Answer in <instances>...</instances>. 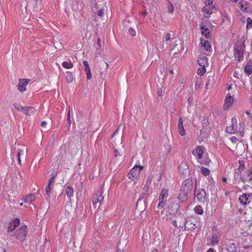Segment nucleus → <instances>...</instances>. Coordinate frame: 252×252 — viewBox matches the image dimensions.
<instances>
[{"instance_id": "c03bdc74", "label": "nucleus", "mask_w": 252, "mask_h": 252, "mask_svg": "<svg viewBox=\"0 0 252 252\" xmlns=\"http://www.w3.org/2000/svg\"><path fill=\"white\" fill-rule=\"evenodd\" d=\"M67 121L68 126H69L71 124L70 106H69V110L67 112Z\"/></svg>"}, {"instance_id": "9d476101", "label": "nucleus", "mask_w": 252, "mask_h": 252, "mask_svg": "<svg viewBox=\"0 0 252 252\" xmlns=\"http://www.w3.org/2000/svg\"><path fill=\"white\" fill-rule=\"evenodd\" d=\"M231 123H232L231 126H227L226 128V131L227 132H228L229 133L233 134V133H235L238 131L237 126L236 125V124L237 123L236 119L235 118H233L231 119Z\"/></svg>"}, {"instance_id": "bf43d9fd", "label": "nucleus", "mask_w": 252, "mask_h": 252, "mask_svg": "<svg viewBox=\"0 0 252 252\" xmlns=\"http://www.w3.org/2000/svg\"><path fill=\"white\" fill-rule=\"evenodd\" d=\"M241 170L240 168L236 169L234 171V175H241Z\"/></svg>"}, {"instance_id": "a19ab883", "label": "nucleus", "mask_w": 252, "mask_h": 252, "mask_svg": "<svg viewBox=\"0 0 252 252\" xmlns=\"http://www.w3.org/2000/svg\"><path fill=\"white\" fill-rule=\"evenodd\" d=\"M90 3L91 4V6L94 11L96 10L97 9V8L96 7L97 3L96 0H91Z\"/></svg>"}, {"instance_id": "49530a36", "label": "nucleus", "mask_w": 252, "mask_h": 252, "mask_svg": "<svg viewBox=\"0 0 252 252\" xmlns=\"http://www.w3.org/2000/svg\"><path fill=\"white\" fill-rule=\"evenodd\" d=\"M148 193L147 191H144L143 190V191L140 194V197L138 199V201L137 202V204H138V202L141 200L142 198H144V197L146 195V194ZM137 205H136V206Z\"/></svg>"}, {"instance_id": "7ed1b4c3", "label": "nucleus", "mask_w": 252, "mask_h": 252, "mask_svg": "<svg viewBox=\"0 0 252 252\" xmlns=\"http://www.w3.org/2000/svg\"><path fill=\"white\" fill-rule=\"evenodd\" d=\"M194 194L200 202L204 203L207 201L206 193L204 189H197L195 187Z\"/></svg>"}, {"instance_id": "c9c22d12", "label": "nucleus", "mask_w": 252, "mask_h": 252, "mask_svg": "<svg viewBox=\"0 0 252 252\" xmlns=\"http://www.w3.org/2000/svg\"><path fill=\"white\" fill-rule=\"evenodd\" d=\"M200 172L204 176H207L210 174V170L203 166H201L200 168Z\"/></svg>"}, {"instance_id": "13d9d810", "label": "nucleus", "mask_w": 252, "mask_h": 252, "mask_svg": "<svg viewBox=\"0 0 252 252\" xmlns=\"http://www.w3.org/2000/svg\"><path fill=\"white\" fill-rule=\"evenodd\" d=\"M124 126L123 125H120L118 127V128L115 130V131L113 133V135H115L117 133H118V131L120 130L121 128L123 129L124 127Z\"/></svg>"}, {"instance_id": "0e129e2a", "label": "nucleus", "mask_w": 252, "mask_h": 252, "mask_svg": "<svg viewBox=\"0 0 252 252\" xmlns=\"http://www.w3.org/2000/svg\"><path fill=\"white\" fill-rule=\"evenodd\" d=\"M238 131H239V132L240 133V134L241 136L243 137L244 136V129H241L240 128H239Z\"/></svg>"}, {"instance_id": "e433bc0d", "label": "nucleus", "mask_w": 252, "mask_h": 252, "mask_svg": "<svg viewBox=\"0 0 252 252\" xmlns=\"http://www.w3.org/2000/svg\"><path fill=\"white\" fill-rule=\"evenodd\" d=\"M205 6L209 7L213 9L215 8V5L213 4V1L212 0H207L205 1Z\"/></svg>"}, {"instance_id": "2eb2a0df", "label": "nucleus", "mask_w": 252, "mask_h": 252, "mask_svg": "<svg viewBox=\"0 0 252 252\" xmlns=\"http://www.w3.org/2000/svg\"><path fill=\"white\" fill-rule=\"evenodd\" d=\"M20 223V220L19 219H13L12 221L8 224L7 226V231L12 232Z\"/></svg>"}, {"instance_id": "39448f33", "label": "nucleus", "mask_w": 252, "mask_h": 252, "mask_svg": "<svg viewBox=\"0 0 252 252\" xmlns=\"http://www.w3.org/2000/svg\"><path fill=\"white\" fill-rule=\"evenodd\" d=\"M179 172L184 177H188L190 174V170L189 166L186 161H182L179 166Z\"/></svg>"}, {"instance_id": "423d86ee", "label": "nucleus", "mask_w": 252, "mask_h": 252, "mask_svg": "<svg viewBox=\"0 0 252 252\" xmlns=\"http://www.w3.org/2000/svg\"><path fill=\"white\" fill-rule=\"evenodd\" d=\"M27 234V227L26 225H23L16 231V237L18 239L23 241L25 239Z\"/></svg>"}, {"instance_id": "dca6fc26", "label": "nucleus", "mask_w": 252, "mask_h": 252, "mask_svg": "<svg viewBox=\"0 0 252 252\" xmlns=\"http://www.w3.org/2000/svg\"><path fill=\"white\" fill-rule=\"evenodd\" d=\"M236 244L232 241H229L228 244L226 245V248L222 250V252L228 251V252H235L236 250Z\"/></svg>"}, {"instance_id": "603ef678", "label": "nucleus", "mask_w": 252, "mask_h": 252, "mask_svg": "<svg viewBox=\"0 0 252 252\" xmlns=\"http://www.w3.org/2000/svg\"><path fill=\"white\" fill-rule=\"evenodd\" d=\"M105 9L103 8H101L98 11L97 15L99 17H102L104 14V11Z\"/></svg>"}, {"instance_id": "4be33fe9", "label": "nucleus", "mask_w": 252, "mask_h": 252, "mask_svg": "<svg viewBox=\"0 0 252 252\" xmlns=\"http://www.w3.org/2000/svg\"><path fill=\"white\" fill-rule=\"evenodd\" d=\"M189 193L183 191L180 189V193L178 196L179 200L182 202L186 201L188 198Z\"/></svg>"}, {"instance_id": "052dcab7", "label": "nucleus", "mask_w": 252, "mask_h": 252, "mask_svg": "<svg viewBox=\"0 0 252 252\" xmlns=\"http://www.w3.org/2000/svg\"><path fill=\"white\" fill-rule=\"evenodd\" d=\"M162 91L161 88L158 89L157 93L158 96L161 97L162 96Z\"/></svg>"}, {"instance_id": "69168bd1", "label": "nucleus", "mask_w": 252, "mask_h": 252, "mask_svg": "<svg viewBox=\"0 0 252 252\" xmlns=\"http://www.w3.org/2000/svg\"><path fill=\"white\" fill-rule=\"evenodd\" d=\"M170 39V33H168L166 34L165 36V40L166 41H169Z\"/></svg>"}, {"instance_id": "37998d69", "label": "nucleus", "mask_w": 252, "mask_h": 252, "mask_svg": "<svg viewBox=\"0 0 252 252\" xmlns=\"http://www.w3.org/2000/svg\"><path fill=\"white\" fill-rule=\"evenodd\" d=\"M159 202L158 204V208L159 209L162 208L165 205V200H159Z\"/></svg>"}, {"instance_id": "79ce46f5", "label": "nucleus", "mask_w": 252, "mask_h": 252, "mask_svg": "<svg viewBox=\"0 0 252 252\" xmlns=\"http://www.w3.org/2000/svg\"><path fill=\"white\" fill-rule=\"evenodd\" d=\"M252 28V19L250 17H248L247 19V28Z\"/></svg>"}, {"instance_id": "ddd939ff", "label": "nucleus", "mask_w": 252, "mask_h": 252, "mask_svg": "<svg viewBox=\"0 0 252 252\" xmlns=\"http://www.w3.org/2000/svg\"><path fill=\"white\" fill-rule=\"evenodd\" d=\"M240 9L242 11L246 13H252V8L246 1H242L239 3Z\"/></svg>"}, {"instance_id": "9b49d317", "label": "nucleus", "mask_w": 252, "mask_h": 252, "mask_svg": "<svg viewBox=\"0 0 252 252\" xmlns=\"http://www.w3.org/2000/svg\"><path fill=\"white\" fill-rule=\"evenodd\" d=\"M30 81L31 80L28 79H19V84L18 85V90L21 93L25 92L26 91V86Z\"/></svg>"}, {"instance_id": "a211bd4d", "label": "nucleus", "mask_w": 252, "mask_h": 252, "mask_svg": "<svg viewBox=\"0 0 252 252\" xmlns=\"http://www.w3.org/2000/svg\"><path fill=\"white\" fill-rule=\"evenodd\" d=\"M178 129L181 135L184 136L186 134L185 130L183 126V121L181 118H179L178 119Z\"/></svg>"}, {"instance_id": "09e8293b", "label": "nucleus", "mask_w": 252, "mask_h": 252, "mask_svg": "<svg viewBox=\"0 0 252 252\" xmlns=\"http://www.w3.org/2000/svg\"><path fill=\"white\" fill-rule=\"evenodd\" d=\"M57 175V173L56 172H53L51 174V178L49 180L55 182V178Z\"/></svg>"}, {"instance_id": "20e7f679", "label": "nucleus", "mask_w": 252, "mask_h": 252, "mask_svg": "<svg viewBox=\"0 0 252 252\" xmlns=\"http://www.w3.org/2000/svg\"><path fill=\"white\" fill-rule=\"evenodd\" d=\"M204 147L202 146H198L194 149L192 154L195 157L197 161L200 164H203V162L202 160V156L204 153Z\"/></svg>"}, {"instance_id": "8fccbe9b", "label": "nucleus", "mask_w": 252, "mask_h": 252, "mask_svg": "<svg viewBox=\"0 0 252 252\" xmlns=\"http://www.w3.org/2000/svg\"><path fill=\"white\" fill-rule=\"evenodd\" d=\"M128 32L130 35H131L132 36H134L136 35V32L132 28H130L128 30Z\"/></svg>"}, {"instance_id": "de8ad7c7", "label": "nucleus", "mask_w": 252, "mask_h": 252, "mask_svg": "<svg viewBox=\"0 0 252 252\" xmlns=\"http://www.w3.org/2000/svg\"><path fill=\"white\" fill-rule=\"evenodd\" d=\"M87 75V79L90 80L92 78V74L91 72V69H87L85 70Z\"/></svg>"}, {"instance_id": "bb28decb", "label": "nucleus", "mask_w": 252, "mask_h": 252, "mask_svg": "<svg viewBox=\"0 0 252 252\" xmlns=\"http://www.w3.org/2000/svg\"><path fill=\"white\" fill-rule=\"evenodd\" d=\"M200 42L202 46H203L206 51H210L211 47L208 41L205 40L204 39L201 38L200 39Z\"/></svg>"}, {"instance_id": "2f4dec72", "label": "nucleus", "mask_w": 252, "mask_h": 252, "mask_svg": "<svg viewBox=\"0 0 252 252\" xmlns=\"http://www.w3.org/2000/svg\"><path fill=\"white\" fill-rule=\"evenodd\" d=\"M194 212L199 215H202L203 213V210L200 205H197L194 208Z\"/></svg>"}, {"instance_id": "72a5a7b5", "label": "nucleus", "mask_w": 252, "mask_h": 252, "mask_svg": "<svg viewBox=\"0 0 252 252\" xmlns=\"http://www.w3.org/2000/svg\"><path fill=\"white\" fill-rule=\"evenodd\" d=\"M213 9L206 6L202 8V11L206 14L211 15L212 13Z\"/></svg>"}, {"instance_id": "338daca9", "label": "nucleus", "mask_w": 252, "mask_h": 252, "mask_svg": "<svg viewBox=\"0 0 252 252\" xmlns=\"http://www.w3.org/2000/svg\"><path fill=\"white\" fill-rule=\"evenodd\" d=\"M239 128H240L241 129H244V126H245V124L244 123H240L239 124Z\"/></svg>"}, {"instance_id": "c85d7f7f", "label": "nucleus", "mask_w": 252, "mask_h": 252, "mask_svg": "<svg viewBox=\"0 0 252 252\" xmlns=\"http://www.w3.org/2000/svg\"><path fill=\"white\" fill-rule=\"evenodd\" d=\"M245 72L248 74L250 75L252 73V63L249 62L247 63L245 67Z\"/></svg>"}, {"instance_id": "f8f14e48", "label": "nucleus", "mask_w": 252, "mask_h": 252, "mask_svg": "<svg viewBox=\"0 0 252 252\" xmlns=\"http://www.w3.org/2000/svg\"><path fill=\"white\" fill-rule=\"evenodd\" d=\"M196 221L193 219H189L185 222V229L188 230H192L196 227Z\"/></svg>"}, {"instance_id": "864d4df0", "label": "nucleus", "mask_w": 252, "mask_h": 252, "mask_svg": "<svg viewBox=\"0 0 252 252\" xmlns=\"http://www.w3.org/2000/svg\"><path fill=\"white\" fill-rule=\"evenodd\" d=\"M213 79V77L212 76H209L208 79H207V81L206 83V88L207 89L208 88V86L210 85V81L212 80Z\"/></svg>"}, {"instance_id": "0eeeda50", "label": "nucleus", "mask_w": 252, "mask_h": 252, "mask_svg": "<svg viewBox=\"0 0 252 252\" xmlns=\"http://www.w3.org/2000/svg\"><path fill=\"white\" fill-rule=\"evenodd\" d=\"M193 188V182L191 179H187L183 183L181 190L189 193Z\"/></svg>"}, {"instance_id": "b1692460", "label": "nucleus", "mask_w": 252, "mask_h": 252, "mask_svg": "<svg viewBox=\"0 0 252 252\" xmlns=\"http://www.w3.org/2000/svg\"><path fill=\"white\" fill-rule=\"evenodd\" d=\"M54 181L49 180L48 186L46 188V194L48 196H50V191L54 187Z\"/></svg>"}, {"instance_id": "e2e57ef3", "label": "nucleus", "mask_w": 252, "mask_h": 252, "mask_svg": "<svg viewBox=\"0 0 252 252\" xmlns=\"http://www.w3.org/2000/svg\"><path fill=\"white\" fill-rule=\"evenodd\" d=\"M237 140L238 139L235 136H233L231 138V141L232 143H236Z\"/></svg>"}, {"instance_id": "473e14b6", "label": "nucleus", "mask_w": 252, "mask_h": 252, "mask_svg": "<svg viewBox=\"0 0 252 252\" xmlns=\"http://www.w3.org/2000/svg\"><path fill=\"white\" fill-rule=\"evenodd\" d=\"M66 80L68 83H70L73 81V78L71 73L69 71L66 72L65 75Z\"/></svg>"}, {"instance_id": "aec40b11", "label": "nucleus", "mask_w": 252, "mask_h": 252, "mask_svg": "<svg viewBox=\"0 0 252 252\" xmlns=\"http://www.w3.org/2000/svg\"><path fill=\"white\" fill-rule=\"evenodd\" d=\"M26 156V152L23 150L18 149L17 153L16 154V157L17 158L18 163L21 164V157L24 158Z\"/></svg>"}, {"instance_id": "7c9ffc66", "label": "nucleus", "mask_w": 252, "mask_h": 252, "mask_svg": "<svg viewBox=\"0 0 252 252\" xmlns=\"http://www.w3.org/2000/svg\"><path fill=\"white\" fill-rule=\"evenodd\" d=\"M66 193L68 197H71L73 196L74 190L70 186H67L66 188Z\"/></svg>"}, {"instance_id": "6e6d98bb", "label": "nucleus", "mask_w": 252, "mask_h": 252, "mask_svg": "<svg viewBox=\"0 0 252 252\" xmlns=\"http://www.w3.org/2000/svg\"><path fill=\"white\" fill-rule=\"evenodd\" d=\"M122 152H119L118 150H115V157H119L120 156V157H121L122 156Z\"/></svg>"}, {"instance_id": "412c9836", "label": "nucleus", "mask_w": 252, "mask_h": 252, "mask_svg": "<svg viewBox=\"0 0 252 252\" xmlns=\"http://www.w3.org/2000/svg\"><path fill=\"white\" fill-rule=\"evenodd\" d=\"M201 30V34L207 38H210L211 37V34L209 32L208 28H206L205 26L202 25L200 27Z\"/></svg>"}, {"instance_id": "c756f323", "label": "nucleus", "mask_w": 252, "mask_h": 252, "mask_svg": "<svg viewBox=\"0 0 252 252\" xmlns=\"http://www.w3.org/2000/svg\"><path fill=\"white\" fill-rule=\"evenodd\" d=\"M35 199L34 195L32 194H30L26 196L24 199V201L25 203L31 204L32 202Z\"/></svg>"}, {"instance_id": "f03ea898", "label": "nucleus", "mask_w": 252, "mask_h": 252, "mask_svg": "<svg viewBox=\"0 0 252 252\" xmlns=\"http://www.w3.org/2000/svg\"><path fill=\"white\" fill-rule=\"evenodd\" d=\"M144 167L143 166L135 165L127 174L128 178L132 180L136 179L139 176L140 171Z\"/></svg>"}, {"instance_id": "1a4fd4ad", "label": "nucleus", "mask_w": 252, "mask_h": 252, "mask_svg": "<svg viewBox=\"0 0 252 252\" xmlns=\"http://www.w3.org/2000/svg\"><path fill=\"white\" fill-rule=\"evenodd\" d=\"M102 193L101 191L96 192L93 197L92 202L93 205L94 206V208L96 207V205L97 203H99V204H101L102 201L103 199V197L102 196Z\"/></svg>"}, {"instance_id": "a18cd8bd", "label": "nucleus", "mask_w": 252, "mask_h": 252, "mask_svg": "<svg viewBox=\"0 0 252 252\" xmlns=\"http://www.w3.org/2000/svg\"><path fill=\"white\" fill-rule=\"evenodd\" d=\"M241 175H234V183L235 184H239L240 183V177Z\"/></svg>"}, {"instance_id": "a878e982", "label": "nucleus", "mask_w": 252, "mask_h": 252, "mask_svg": "<svg viewBox=\"0 0 252 252\" xmlns=\"http://www.w3.org/2000/svg\"><path fill=\"white\" fill-rule=\"evenodd\" d=\"M68 2L70 5V7L73 11H75L78 10V3L75 0H68Z\"/></svg>"}, {"instance_id": "4468645a", "label": "nucleus", "mask_w": 252, "mask_h": 252, "mask_svg": "<svg viewBox=\"0 0 252 252\" xmlns=\"http://www.w3.org/2000/svg\"><path fill=\"white\" fill-rule=\"evenodd\" d=\"M234 101L233 98L230 95V94H228L225 99V103L223 105V109L227 110L231 106Z\"/></svg>"}, {"instance_id": "f3484780", "label": "nucleus", "mask_w": 252, "mask_h": 252, "mask_svg": "<svg viewBox=\"0 0 252 252\" xmlns=\"http://www.w3.org/2000/svg\"><path fill=\"white\" fill-rule=\"evenodd\" d=\"M197 62L200 66L205 67L208 65V59L204 55H200L198 57Z\"/></svg>"}, {"instance_id": "cd10ccee", "label": "nucleus", "mask_w": 252, "mask_h": 252, "mask_svg": "<svg viewBox=\"0 0 252 252\" xmlns=\"http://www.w3.org/2000/svg\"><path fill=\"white\" fill-rule=\"evenodd\" d=\"M210 242L211 245L214 246L218 244V237L217 234L212 235V237L210 238Z\"/></svg>"}, {"instance_id": "3c124183", "label": "nucleus", "mask_w": 252, "mask_h": 252, "mask_svg": "<svg viewBox=\"0 0 252 252\" xmlns=\"http://www.w3.org/2000/svg\"><path fill=\"white\" fill-rule=\"evenodd\" d=\"M248 177L249 178L248 182L249 183L252 182V170L249 171L248 173Z\"/></svg>"}, {"instance_id": "5fc2aeb1", "label": "nucleus", "mask_w": 252, "mask_h": 252, "mask_svg": "<svg viewBox=\"0 0 252 252\" xmlns=\"http://www.w3.org/2000/svg\"><path fill=\"white\" fill-rule=\"evenodd\" d=\"M83 65L85 66V70H87L90 69L89 63L87 61H85L83 62Z\"/></svg>"}, {"instance_id": "393cba45", "label": "nucleus", "mask_w": 252, "mask_h": 252, "mask_svg": "<svg viewBox=\"0 0 252 252\" xmlns=\"http://www.w3.org/2000/svg\"><path fill=\"white\" fill-rule=\"evenodd\" d=\"M168 197V189H162L159 195V200H166Z\"/></svg>"}, {"instance_id": "774afa93", "label": "nucleus", "mask_w": 252, "mask_h": 252, "mask_svg": "<svg viewBox=\"0 0 252 252\" xmlns=\"http://www.w3.org/2000/svg\"><path fill=\"white\" fill-rule=\"evenodd\" d=\"M101 65L103 66H105L106 68H107L109 65L106 62H103L101 63Z\"/></svg>"}, {"instance_id": "5701e85b", "label": "nucleus", "mask_w": 252, "mask_h": 252, "mask_svg": "<svg viewBox=\"0 0 252 252\" xmlns=\"http://www.w3.org/2000/svg\"><path fill=\"white\" fill-rule=\"evenodd\" d=\"M35 111V109L33 107H26L23 113L28 116H30L33 114Z\"/></svg>"}, {"instance_id": "58836bf2", "label": "nucleus", "mask_w": 252, "mask_h": 252, "mask_svg": "<svg viewBox=\"0 0 252 252\" xmlns=\"http://www.w3.org/2000/svg\"><path fill=\"white\" fill-rule=\"evenodd\" d=\"M14 106L18 111H21L22 112H24V109L26 107L24 106H21L19 105V104H17L16 103H15L14 104Z\"/></svg>"}, {"instance_id": "f704fd0d", "label": "nucleus", "mask_w": 252, "mask_h": 252, "mask_svg": "<svg viewBox=\"0 0 252 252\" xmlns=\"http://www.w3.org/2000/svg\"><path fill=\"white\" fill-rule=\"evenodd\" d=\"M62 66L65 68L69 69L73 66V64L71 62L68 63L67 62H63L62 63Z\"/></svg>"}, {"instance_id": "4d7b16f0", "label": "nucleus", "mask_w": 252, "mask_h": 252, "mask_svg": "<svg viewBox=\"0 0 252 252\" xmlns=\"http://www.w3.org/2000/svg\"><path fill=\"white\" fill-rule=\"evenodd\" d=\"M153 180V177L151 176H149L147 179L146 184H148L149 185H151L152 181Z\"/></svg>"}, {"instance_id": "f257e3e1", "label": "nucleus", "mask_w": 252, "mask_h": 252, "mask_svg": "<svg viewBox=\"0 0 252 252\" xmlns=\"http://www.w3.org/2000/svg\"><path fill=\"white\" fill-rule=\"evenodd\" d=\"M234 55L235 59L238 62H240L244 59V53L245 52V40H239L234 47Z\"/></svg>"}, {"instance_id": "6e6552de", "label": "nucleus", "mask_w": 252, "mask_h": 252, "mask_svg": "<svg viewBox=\"0 0 252 252\" xmlns=\"http://www.w3.org/2000/svg\"><path fill=\"white\" fill-rule=\"evenodd\" d=\"M179 208L180 206L177 202L171 201L168 206V211L170 215H175L178 213Z\"/></svg>"}, {"instance_id": "4c0bfd02", "label": "nucleus", "mask_w": 252, "mask_h": 252, "mask_svg": "<svg viewBox=\"0 0 252 252\" xmlns=\"http://www.w3.org/2000/svg\"><path fill=\"white\" fill-rule=\"evenodd\" d=\"M205 71H206V69L205 68V67L201 66V67H200L198 69L197 73L198 75H199L200 76H202V75H204Z\"/></svg>"}, {"instance_id": "ea45409f", "label": "nucleus", "mask_w": 252, "mask_h": 252, "mask_svg": "<svg viewBox=\"0 0 252 252\" xmlns=\"http://www.w3.org/2000/svg\"><path fill=\"white\" fill-rule=\"evenodd\" d=\"M167 9L169 13H172L174 10V7L171 2L168 3Z\"/></svg>"}, {"instance_id": "680f3d73", "label": "nucleus", "mask_w": 252, "mask_h": 252, "mask_svg": "<svg viewBox=\"0 0 252 252\" xmlns=\"http://www.w3.org/2000/svg\"><path fill=\"white\" fill-rule=\"evenodd\" d=\"M150 185H149L148 184H146L145 185L143 189V190L144 191H147V192H148V189H149V187H150Z\"/></svg>"}, {"instance_id": "6ab92c4d", "label": "nucleus", "mask_w": 252, "mask_h": 252, "mask_svg": "<svg viewBox=\"0 0 252 252\" xmlns=\"http://www.w3.org/2000/svg\"><path fill=\"white\" fill-rule=\"evenodd\" d=\"M250 195L247 194H243L239 197V201L241 204L246 205L250 202L249 198Z\"/></svg>"}]
</instances>
